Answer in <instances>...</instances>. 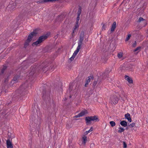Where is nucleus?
Segmentation results:
<instances>
[{
    "mask_svg": "<svg viewBox=\"0 0 148 148\" xmlns=\"http://www.w3.org/2000/svg\"><path fill=\"white\" fill-rule=\"evenodd\" d=\"M85 120L86 121V124L87 125L90 124L91 121H92L98 122L99 121L98 116L97 115H95L94 116L86 117Z\"/></svg>",
    "mask_w": 148,
    "mask_h": 148,
    "instance_id": "obj_4",
    "label": "nucleus"
},
{
    "mask_svg": "<svg viewBox=\"0 0 148 148\" xmlns=\"http://www.w3.org/2000/svg\"><path fill=\"white\" fill-rule=\"evenodd\" d=\"M110 124L112 127L114 126L115 125V123L113 121H111L110 122Z\"/></svg>",
    "mask_w": 148,
    "mask_h": 148,
    "instance_id": "obj_27",
    "label": "nucleus"
},
{
    "mask_svg": "<svg viewBox=\"0 0 148 148\" xmlns=\"http://www.w3.org/2000/svg\"><path fill=\"white\" fill-rule=\"evenodd\" d=\"M74 59V58H73L72 57L69 59V60H70L71 62L73 61Z\"/></svg>",
    "mask_w": 148,
    "mask_h": 148,
    "instance_id": "obj_48",
    "label": "nucleus"
},
{
    "mask_svg": "<svg viewBox=\"0 0 148 148\" xmlns=\"http://www.w3.org/2000/svg\"><path fill=\"white\" fill-rule=\"evenodd\" d=\"M97 81H95L92 84V88L93 89H95V88L96 87V86L97 84Z\"/></svg>",
    "mask_w": 148,
    "mask_h": 148,
    "instance_id": "obj_26",
    "label": "nucleus"
},
{
    "mask_svg": "<svg viewBox=\"0 0 148 148\" xmlns=\"http://www.w3.org/2000/svg\"><path fill=\"white\" fill-rule=\"evenodd\" d=\"M37 29H34L33 32L29 35L27 40L25 41L24 45V47L26 48L29 45V43L31 41L32 39L34 36H36L38 33L36 32Z\"/></svg>",
    "mask_w": 148,
    "mask_h": 148,
    "instance_id": "obj_3",
    "label": "nucleus"
},
{
    "mask_svg": "<svg viewBox=\"0 0 148 148\" xmlns=\"http://www.w3.org/2000/svg\"><path fill=\"white\" fill-rule=\"evenodd\" d=\"M116 22L115 21H114L113 22V23L112 24L111 27V28L110 29V31L111 33H112V32H113V31H114L115 29L116 28Z\"/></svg>",
    "mask_w": 148,
    "mask_h": 148,
    "instance_id": "obj_13",
    "label": "nucleus"
},
{
    "mask_svg": "<svg viewBox=\"0 0 148 148\" xmlns=\"http://www.w3.org/2000/svg\"><path fill=\"white\" fill-rule=\"evenodd\" d=\"M49 34L47 33L45 35H42L40 36L36 41L33 42V45L37 46L39 44L42 43L47 38Z\"/></svg>",
    "mask_w": 148,
    "mask_h": 148,
    "instance_id": "obj_5",
    "label": "nucleus"
},
{
    "mask_svg": "<svg viewBox=\"0 0 148 148\" xmlns=\"http://www.w3.org/2000/svg\"><path fill=\"white\" fill-rule=\"evenodd\" d=\"M21 73H20V74ZM20 77V75L19 74V75H16L13 77L12 81L15 82L14 83L17 82H18L19 78Z\"/></svg>",
    "mask_w": 148,
    "mask_h": 148,
    "instance_id": "obj_12",
    "label": "nucleus"
},
{
    "mask_svg": "<svg viewBox=\"0 0 148 148\" xmlns=\"http://www.w3.org/2000/svg\"><path fill=\"white\" fill-rule=\"evenodd\" d=\"M30 69L32 70L29 73V76H30V77H34L36 76V72L37 68L36 66H31Z\"/></svg>",
    "mask_w": 148,
    "mask_h": 148,
    "instance_id": "obj_8",
    "label": "nucleus"
},
{
    "mask_svg": "<svg viewBox=\"0 0 148 148\" xmlns=\"http://www.w3.org/2000/svg\"><path fill=\"white\" fill-rule=\"evenodd\" d=\"M15 2L16 3H21V1H19V0H16Z\"/></svg>",
    "mask_w": 148,
    "mask_h": 148,
    "instance_id": "obj_42",
    "label": "nucleus"
},
{
    "mask_svg": "<svg viewBox=\"0 0 148 148\" xmlns=\"http://www.w3.org/2000/svg\"><path fill=\"white\" fill-rule=\"evenodd\" d=\"M78 44V46L77 47V49L74 51V53L76 54H77L78 52L79 51V50L80 49L81 47V46H82V45H80L79 44Z\"/></svg>",
    "mask_w": 148,
    "mask_h": 148,
    "instance_id": "obj_17",
    "label": "nucleus"
},
{
    "mask_svg": "<svg viewBox=\"0 0 148 148\" xmlns=\"http://www.w3.org/2000/svg\"><path fill=\"white\" fill-rule=\"evenodd\" d=\"M98 79L96 81H97V83H98L97 86H98L99 85H100L101 82V76L100 77H99V76H98Z\"/></svg>",
    "mask_w": 148,
    "mask_h": 148,
    "instance_id": "obj_22",
    "label": "nucleus"
},
{
    "mask_svg": "<svg viewBox=\"0 0 148 148\" xmlns=\"http://www.w3.org/2000/svg\"><path fill=\"white\" fill-rule=\"evenodd\" d=\"M27 84H22L19 88L16 91L15 97H19L20 95H23L27 93Z\"/></svg>",
    "mask_w": 148,
    "mask_h": 148,
    "instance_id": "obj_2",
    "label": "nucleus"
},
{
    "mask_svg": "<svg viewBox=\"0 0 148 148\" xmlns=\"http://www.w3.org/2000/svg\"><path fill=\"white\" fill-rule=\"evenodd\" d=\"M131 35L130 34H129L127 35L125 40V41H127L130 38V37H131Z\"/></svg>",
    "mask_w": 148,
    "mask_h": 148,
    "instance_id": "obj_29",
    "label": "nucleus"
},
{
    "mask_svg": "<svg viewBox=\"0 0 148 148\" xmlns=\"http://www.w3.org/2000/svg\"><path fill=\"white\" fill-rule=\"evenodd\" d=\"M79 27V25H77L75 24V25L74 26V27L73 28V29L76 30L77 28Z\"/></svg>",
    "mask_w": 148,
    "mask_h": 148,
    "instance_id": "obj_38",
    "label": "nucleus"
},
{
    "mask_svg": "<svg viewBox=\"0 0 148 148\" xmlns=\"http://www.w3.org/2000/svg\"><path fill=\"white\" fill-rule=\"evenodd\" d=\"M88 77H89V78H90V80H91V79H92V80H93V79H94V77H93V75H90V76H89L88 77Z\"/></svg>",
    "mask_w": 148,
    "mask_h": 148,
    "instance_id": "obj_40",
    "label": "nucleus"
},
{
    "mask_svg": "<svg viewBox=\"0 0 148 148\" xmlns=\"http://www.w3.org/2000/svg\"><path fill=\"white\" fill-rule=\"evenodd\" d=\"M71 35L73 37H74L75 36V32L74 31H73L71 34Z\"/></svg>",
    "mask_w": 148,
    "mask_h": 148,
    "instance_id": "obj_46",
    "label": "nucleus"
},
{
    "mask_svg": "<svg viewBox=\"0 0 148 148\" xmlns=\"http://www.w3.org/2000/svg\"><path fill=\"white\" fill-rule=\"evenodd\" d=\"M47 66H43L42 68L41 69H40V72H43V71L45 70L44 69H45Z\"/></svg>",
    "mask_w": 148,
    "mask_h": 148,
    "instance_id": "obj_34",
    "label": "nucleus"
},
{
    "mask_svg": "<svg viewBox=\"0 0 148 148\" xmlns=\"http://www.w3.org/2000/svg\"><path fill=\"white\" fill-rule=\"evenodd\" d=\"M87 113V111L86 110L84 111H82L79 114L80 117L82 116H84Z\"/></svg>",
    "mask_w": 148,
    "mask_h": 148,
    "instance_id": "obj_19",
    "label": "nucleus"
},
{
    "mask_svg": "<svg viewBox=\"0 0 148 148\" xmlns=\"http://www.w3.org/2000/svg\"><path fill=\"white\" fill-rule=\"evenodd\" d=\"M73 55L74 56H76L77 55V54H75L74 53H73Z\"/></svg>",
    "mask_w": 148,
    "mask_h": 148,
    "instance_id": "obj_49",
    "label": "nucleus"
},
{
    "mask_svg": "<svg viewBox=\"0 0 148 148\" xmlns=\"http://www.w3.org/2000/svg\"><path fill=\"white\" fill-rule=\"evenodd\" d=\"M84 34L85 32L84 31L82 30L81 31L79 35V39L78 42V44L82 45L83 43V42L85 36Z\"/></svg>",
    "mask_w": 148,
    "mask_h": 148,
    "instance_id": "obj_7",
    "label": "nucleus"
},
{
    "mask_svg": "<svg viewBox=\"0 0 148 148\" xmlns=\"http://www.w3.org/2000/svg\"><path fill=\"white\" fill-rule=\"evenodd\" d=\"M80 117V116L79 115V114H78V115H76V116H75L74 117L75 118H78V117Z\"/></svg>",
    "mask_w": 148,
    "mask_h": 148,
    "instance_id": "obj_45",
    "label": "nucleus"
},
{
    "mask_svg": "<svg viewBox=\"0 0 148 148\" xmlns=\"http://www.w3.org/2000/svg\"><path fill=\"white\" fill-rule=\"evenodd\" d=\"M79 27V25H77L75 24V25L74 26V27L73 28V29L76 30L77 28Z\"/></svg>",
    "mask_w": 148,
    "mask_h": 148,
    "instance_id": "obj_37",
    "label": "nucleus"
},
{
    "mask_svg": "<svg viewBox=\"0 0 148 148\" xmlns=\"http://www.w3.org/2000/svg\"><path fill=\"white\" fill-rule=\"evenodd\" d=\"M82 12V7L81 6H79L77 12V17H79V16Z\"/></svg>",
    "mask_w": 148,
    "mask_h": 148,
    "instance_id": "obj_18",
    "label": "nucleus"
},
{
    "mask_svg": "<svg viewBox=\"0 0 148 148\" xmlns=\"http://www.w3.org/2000/svg\"><path fill=\"white\" fill-rule=\"evenodd\" d=\"M75 31H76V30L73 29V31H74V32H75Z\"/></svg>",
    "mask_w": 148,
    "mask_h": 148,
    "instance_id": "obj_52",
    "label": "nucleus"
},
{
    "mask_svg": "<svg viewBox=\"0 0 148 148\" xmlns=\"http://www.w3.org/2000/svg\"><path fill=\"white\" fill-rule=\"evenodd\" d=\"M123 148H126L127 147V145L126 143L125 142H123Z\"/></svg>",
    "mask_w": 148,
    "mask_h": 148,
    "instance_id": "obj_35",
    "label": "nucleus"
},
{
    "mask_svg": "<svg viewBox=\"0 0 148 148\" xmlns=\"http://www.w3.org/2000/svg\"><path fill=\"white\" fill-rule=\"evenodd\" d=\"M72 57H73V58H75V56L73 55L72 56Z\"/></svg>",
    "mask_w": 148,
    "mask_h": 148,
    "instance_id": "obj_50",
    "label": "nucleus"
},
{
    "mask_svg": "<svg viewBox=\"0 0 148 148\" xmlns=\"http://www.w3.org/2000/svg\"><path fill=\"white\" fill-rule=\"evenodd\" d=\"M125 79L127 81L130 83L131 84L133 83L132 80L129 76L125 75Z\"/></svg>",
    "mask_w": 148,
    "mask_h": 148,
    "instance_id": "obj_15",
    "label": "nucleus"
},
{
    "mask_svg": "<svg viewBox=\"0 0 148 148\" xmlns=\"http://www.w3.org/2000/svg\"><path fill=\"white\" fill-rule=\"evenodd\" d=\"M87 137L86 136H84L82 137V143L84 145L86 144L87 141Z\"/></svg>",
    "mask_w": 148,
    "mask_h": 148,
    "instance_id": "obj_23",
    "label": "nucleus"
},
{
    "mask_svg": "<svg viewBox=\"0 0 148 148\" xmlns=\"http://www.w3.org/2000/svg\"><path fill=\"white\" fill-rule=\"evenodd\" d=\"M135 125V123H132L131 124L129 125L128 126L130 128H132L134 127Z\"/></svg>",
    "mask_w": 148,
    "mask_h": 148,
    "instance_id": "obj_28",
    "label": "nucleus"
},
{
    "mask_svg": "<svg viewBox=\"0 0 148 148\" xmlns=\"http://www.w3.org/2000/svg\"><path fill=\"white\" fill-rule=\"evenodd\" d=\"M70 98H71V96L69 97Z\"/></svg>",
    "mask_w": 148,
    "mask_h": 148,
    "instance_id": "obj_54",
    "label": "nucleus"
},
{
    "mask_svg": "<svg viewBox=\"0 0 148 148\" xmlns=\"http://www.w3.org/2000/svg\"><path fill=\"white\" fill-rule=\"evenodd\" d=\"M118 57L119 58H121L123 56V53H122L121 52H119L118 53V55H117Z\"/></svg>",
    "mask_w": 148,
    "mask_h": 148,
    "instance_id": "obj_32",
    "label": "nucleus"
},
{
    "mask_svg": "<svg viewBox=\"0 0 148 148\" xmlns=\"http://www.w3.org/2000/svg\"><path fill=\"white\" fill-rule=\"evenodd\" d=\"M73 88V86L71 84H70L69 86V89L68 90H69V92H70L72 90Z\"/></svg>",
    "mask_w": 148,
    "mask_h": 148,
    "instance_id": "obj_30",
    "label": "nucleus"
},
{
    "mask_svg": "<svg viewBox=\"0 0 148 148\" xmlns=\"http://www.w3.org/2000/svg\"><path fill=\"white\" fill-rule=\"evenodd\" d=\"M119 99L116 95H114L111 96L110 102L112 105H115L117 103Z\"/></svg>",
    "mask_w": 148,
    "mask_h": 148,
    "instance_id": "obj_6",
    "label": "nucleus"
},
{
    "mask_svg": "<svg viewBox=\"0 0 148 148\" xmlns=\"http://www.w3.org/2000/svg\"><path fill=\"white\" fill-rule=\"evenodd\" d=\"M79 17H77V18L76 19V21L75 23V25H79Z\"/></svg>",
    "mask_w": 148,
    "mask_h": 148,
    "instance_id": "obj_31",
    "label": "nucleus"
},
{
    "mask_svg": "<svg viewBox=\"0 0 148 148\" xmlns=\"http://www.w3.org/2000/svg\"><path fill=\"white\" fill-rule=\"evenodd\" d=\"M119 130H118V132L119 133H121L123 132L125 130V129L121 127H119Z\"/></svg>",
    "mask_w": 148,
    "mask_h": 148,
    "instance_id": "obj_24",
    "label": "nucleus"
},
{
    "mask_svg": "<svg viewBox=\"0 0 148 148\" xmlns=\"http://www.w3.org/2000/svg\"><path fill=\"white\" fill-rule=\"evenodd\" d=\"M30 127H31V125H30Z\"/></svg>",
    "mask_w": 148,
    "mask_h": 148,
    "instance_id": "obj_55",
    "label": "nucleus"
},
{
    "mask_svg": "<svg viewBox=\"0 0 148 148\" xmlns=\"http://www.w3.org/2000/svg\"><path fill=\"white\" fill-rule=\"evenodd\" d=\"M93 128L92 127H91L90 128V129L89 130L86 131L84 133L85 135H87L88 133L92 131Z\"/></svg>",
    "mask_w": 148,
    "mask_h": 148,
    "instance_id": "obj_25",
    "label": "nucleus"
},
{
    "mask_svg": "<svg viewBox=\"0 0 148 148\" xmlns=\"http://www.w3.org/2000/svg\"><path fill=\"white\" fill-rule=\"evenodd\" d=\"M141 48V47H137L134 50V51L136 52V51H138H138V52H139L140 51V49Z\"/></svg>",
    "mask_w": 148,
    "mask_h": 148,
    "instance_id": "obj_33",
    "label": "nucleus"
},
{
    "mask_svg": "<svg viewBox=\"0 0 148 148\" xmlns=\"http://www.w3.org/2000/svg\"><path fill=\"white\" fill-rule=\"evenodd\" d=\"M42 94V99L46 103L49 102L50 100V93L51 90L49 89H47L43 87Z\"/></svg>",
    "mask_w": 148,
    "mask_h": 148,
    "instance_id": "obj_1",
    "label": "nucleus"
},
{
    "mask_svg": "<svg viewBox=\"0 0 148 148\" xmlns=\"http://www.w3.org/2000/svg\"><path fill=\"white\" fill-rule=\"evenodd\" d=\"M125 129L127 130L128 129V127H126Z\"/></svg>",
    "mask_w": 148,
    "mask_h": 148,
    "instance_id": "obj_51",
    "label": "nucleus"
},
{
    "mask_svg": "<svg viewBox=\"0 0 148 148\" xmlns=\"http://www.w3.org/2000/svg\"><path fill=\"white\" fill-rule=\"evenodd\" d=\"M90 78H89V77H88V79L86 80V82L88 83L89 82H90Z\"/></svg>",
    "mask_w": 148,
    "mask_h": 148,
    "instance_id": "obj_43",
    "label": "nucleus"
},
{
    "mask_svg": "<svg viewBox=\"0 0 148 148\" xmlns=\"http://www.w3.org/2000/svg\"><path fill=\"white\" fill-rule=\"evenodd\" d=\"M141 21H144V22L145 23H146V25L147 24V22L146 21V20L144 19L142 17H140L138 20V22H140Z\"/></svg>",
    "mask_w": 148,
    "mask_h": 148,
    "instance_id": "obj_21",
    "label": "nucleus"
},
{
    "mask_svg": "<svg viewBox=\"0 0 148 148\" xmlns=\"http://www.w3.org/2000/svg\"><path fill=\"white\" fill-rule=\"evenodd\" d=\"M30 64L31 63H30V61H24L22 63L21 67V70L22 71L26 69Z\"/></svg>",
    "mask_w": 148,
    "mask_h": 148,
    "instance_id": "obj_9",
    "label": "nucleus"
},
{
    "mask_svg": "<svg viewBox=\"0 0 148 148\" xmlns=\"http://www.w3.org/2000/svg\"><path fill=\"white\" fill-rule=\"evenodd\" d=\"M110 71L106 70V71L104 73H103L101 75L102 79H104L107 77V74L109 73Z\"/></svg>",
    "mask_w": 148,
    "mask_h": 148,
    "instance_id": "obj_10",
    "label": "nucleus"
},
{
    "mask_svg": "<svg viewBox=\"0 0 148 148\" xmlns=\"http://www.w3.org/2000/svg\"><path fill=\"white\" fill-rule=\"evenodd\" d=\"M6 145L7 148H13L12 142L10 141V139H8L6 141Z\"/></svg>",
    "mask_w": 148,
    "mask_h": 148,
    "instance_id": "obj_11",
    "label": "nucleus"
},
{
    "mask_svg": "<svg viewBox=\"0 0 148 148\" xmlns=\"http://www.w3.org/2000/svg\"><path fill=\"white\" fill-rule=\"evenodd\" d=\"M106 27H105L104 25L103 24L102 27V30H105L106 29Z\"/></svg>",
    "mask_w": 148,
    "mask_h": 148,
    "instance_id": "obj_41",
    "label": "nucleus"
},
{
    "mask_svg": "<svg viewBox=\"0 0 148 148\" xmlns=\"http://www.w3.org/2000/svg\"><path fill=\"white\" fill-rule=\"evenodd\" d=\"M7 67L6 66H3V68L2 69L3 70H4L5 71V69H6Z\"/></svg>",
    "mask_w": 148,
    "mask_h": 148,
    "instance_id": "obj_44",
    "label": "nucleus"
},
{
    "mask_svg": "<svg viewBox=\"0 0 148 148\" xmlns=\"http://www.w3.org/2000/svg\"><path fill=\"white\" fill-rule=\"evenodd\" d=\"M8 112L9 111L7 110H1V114L4 116L5 115L7 114Z\"/></svg>",
    "mask_w": 148,
    "mask_h": 148,
    "instance_id": "obj_20",
    "label": "nucleus"
},
{
    "mask_svg": "<svg viewBox=\"0 0 148 148\" xmlns=\"http://www.w3.org/2000/svg\"><path fill=\"white\" fill-rule=\"evenodd\" d=\"M136 41H135L133 43L132 45V46L133 47H136Z\"/></svg>",
    "mask_w": 148,
    "mask_h": 148,
    "instance_id": "obj_36",
    "label": "nucleus"
},
{
    "mask_svg": "<svg viewBox=\"0 0 148 148\" xmlns=\"http://www.w3.org/2000/svg\"><path fill=\"white\" fill-rule=\"evenodd\" d=\"M5 71L4 70H3V69H2L1 72H0V75H2L4 73Z\"/></svg>",
    "mask_w": 148,
    "mask_h": 148,
    "instance_id": "obj_39",
    "label": "nucleus"
},
{
    "mask_svg": "<svg viewBox=\"0 0 148 148\" xmlns=\"http://www.w3.org/2000/svg\"><path fill=\"white\" fill-rule=\"evenodd\" d=\"M9 104H10V103H7L6 105H8Z\"/></svg>",
    "mask_w": 148,
    "mask_h": 148,
    "instance_id": "obj_53",
    "label": "nucleus"
},
{
    "mask_svg": "<svg viewBox=\"0 0 148 148\" xmlns=\"http://www.w3.org/2000/svg\"><path fill=\"white\" fill-rule=\"evenodd\" d=\"M125 116L126 119H127L128 121L130 122H132V119L130 117V114L127 113L125 115Z\"/></svg>",
    "mask_w": 148,
    "mask_h": 148,
    "instance_id": "obj_14",
    "label": "nucleus"
},
{
    "mask_svg": "<svg viewBox=\"0 0 148 148\" xmlns=\"http://www.w3.org/2000/svg\"><path fill=\"white\" fill-rule=\"evenodd\" d=\"M120 124L122 126L124 127H125L128 126L127 122L124 120L121 121L120 122Z\"/></svg>",
    "mask_w": 148,
    "mask_h": 148,
    "instance_id": "obj_16",
    "label": "nucleus"
},
{
    "mask_svg": "<svg viewBox=\"0 0 148 148\" xmlns=\"http://www.w3.org/2000/svg\"><path fill=\"white\" fill-rule=\"evenodd\" d=\"M88 83L87 82H86V83L84 85V86L85 87L87 86L88 85Z\"/></svg>",
    "mask_w": 148,
    "mask_h": 148,
    "instance_id": "obj_47",
    "label": "nucleus"
}]
</instances>
